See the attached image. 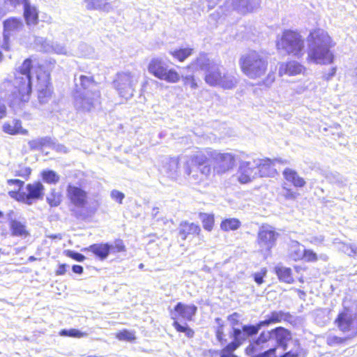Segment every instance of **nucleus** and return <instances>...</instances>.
Masks as SVG:
<instances>
[{
    "mask_svg": "<svg viewBox=\"0 0 357 357\" xmlns=\"http://www.w3.org/2000/svg\"><path fill=\"white\" fill-rule=\"evenodd\" d=\"M32 67L31 60L26 59L19 67L11 83L6 81L3 86L7 90V98L13 103L28 102L31 93V77L30 70Z\"/></svg>",
    "mask_w": 357,
    "mask_h": 357,
    "instance_id": "1",
    "label": "nucleus"
},
{
    "mask_svg": "<svg viewBox=\"0 0 357 357\" xmlns=\"http://www.w3.org/2000/svg\"><path fill=\"white\" fill-rule=\"evenodd\" d=\"M307 43L308 62L323 65L333 62L331 39L326 31L320 29L313 30L307 36Z\"/></svg>",
    "mask_w": 357,
    "mask_h": 357,
    "instance_id": "2",
    "label": "nucleus"
},
{
    "mask_svg": "<svg viewBox=\"0 0 357 357\" xmlns=\"http://www.w3.org/2000/svg\"><path fill=\"white\" fill-rule=\"evenodd\" d=\"M207 160V156L201 151H197L186 158L183 168L190 182L199 183L209 178L211 167Z\"/></svg>",
    "mask_w": 357,
    "mask_h": 357,
    "instance_id": "3",
    "label": "nucleus"
},
{
    "mask_svg": "<svg viewBox=\"0 0 357 357\" xmlns=\"http://www.w3.org/2000/svg\"><path fill=\"white\" fill-rule=\"evenodd\" d=\"M242 72L250 79H255L264 76L268 65V57L262 52L250 50L239 59Z\"/></svg>",
    "mask_w": 357,
    "mask_h": 357,
    "instance_id": "4",
    "label": "nucleus"
},
{
    "mask_svg": "<svg viewBox=\"0 0 357 357\" xmlns=\"http://www.w3.org/2000/svg\"><path fill=\"white\" fill-rule=\"evenodd\" d=\"M277 47L287 54L301 58L305 53L304 39L296 31L285 30L277 40Z\"/></svg>",
    "mask_w": 357,
    "mask_h": 357,
    "instance_id": "5",
    "label": "nucleus"
},
{
    "mask_svg": "<svg viewBox=\"0 0 357 357\" xmlns=\"http://www.w3.org/2000/svg\"><path fill=\"white\" fill-rule=\"evenodd\" d=\"M205 81L210 86H220L225 89H231L238 83V79L234 74L226 72L217 64L208 68L205 75Z\"/></svg>",
    "mask_w": 357,
    "mask_h": 357,
    "instance_id": "6",
    "label": "nucleus"
},
{
    "mask_svg": "<svg viewBox=\"0 0 357 357\" xmlns=\"http://www.w3.org/2000/svg\"><path fill=\"white\" fill-rule=\"evenodd\" d=\"M139 79V74L136 72L129 70L119 72L113 81L114 88L121 97L129 99L134 95Z\"/></svg>",
    "mask_w": 357,
    "mask_h": 357,
    "instance_id": "7",
    "label": "nucleus"
},
{
    "mask_svg": "<svg viewBox=\"0 0 357 357\" xmlns=\"http://www.w3.org/2000/svg\"><path fill=\"white\" fill-rule=\"evenodd\" d=\"M148 71L159 79L169 83H176L180 79L179 74L161 58H153L149 65Z\"/></svg>",
    "mask_w": 357,
    "mask_h": 357,
    "instance_id": "8",
    "label": "nucleus"
},
{
    "mask_svg": "<svg viewBox=\"0 0 357 357\" xmlns=\"http://www.w3.org/2000/svg\"><path fill=\"white\" fill-rule=\"evenodd\" d=\"M101 93L100 90H92L91 92H82L75 89L74 93V106L80 112H91L100 104Z\"/></svg>",
    "mask_w": 357,
    "mask_h": 357,
    "instance_id": "9",
    "label": "nucleus"
},
{
    "mask_svg": "<svg viewBox=\"0 0 357 357\" xmlns=\"http://www.w3.org/2000/svg\"><path fill=\"white\" fill-rule=\"evenodd\" d=\"M44 186L40 182H35L33 183H29L26 186V192H20L17 193L15 192H10L9 194L11 197L13 195H17V199L22 202L23 203L31 205L36 200L43 199L44 195Z\"/></svg>",
    "mask_w": 357,
    "mask_h": 357,
    "instance_id": "10",
    "label": "nucleus"
},
{
    "mask_svg": "<svg viewBox=\"0 0 357 357\" xmlns=\"http://www.w3.org/2000/svg\"><path fill=\"white\" fill-rule=\"evenodd\" d=\"M211 157L214 161L213 171L222 174L231 169L235 165V157L231 153L211 152Z\"/></svg>",
    "mask_w": 357,
    "mask_h": 357,
    "instance_id": "11",
    "label": "nucleus"
},
{
    "mask_svg": "<svg viewBox=\"0 0 357 357\" xmlns=\"http://www.w3.org/2000/svg\"><path fill=\"white\" fill-rule=\"evenodd\" d=\"M278 233L271 227L263 225L258 234L259 244L261 251L264 252L265 258L269 255L271 249L274 246Z\"/></svg>",
    "mask_w": 357,
    "mask_h": 357,
    "instance_id": "12",
    "label": "nucleus"
},
{
    "mask_svg": "<svg viewBox=\"0 0 357 357\" xmlns=\"http://www.w3.org/2000/svg\"><path fill=\"white\" fill-rule=\"evenodd\" d=\"M257 174L260 177H273L277 174V163L287 164V160L282 159L270 160L269 158L255 159Z\"/></svg>",
    "mask_w": 357,
    "mask_h": 357,
    "instance_id": "13",
    "label": "nucleus"
},
{
    "mask_svg": "<svg viewBox=\"0 0 357 357\" xmlns=\"http://www.w3.org/2000/svg\"><path fill=\"white\" fill-rule=\"evenodd\" d=\"M335 322L340 331L351 332L354 335H357V312L352 314L345 310L339 314Z\"/></svg>",
    "mask_w": 357,
    "mask_h": 357,
    "instance_id": "14",
    "label": "nucleus"
},
{
    "mask_svg": "<svg viewBox=\"0 0 357 357\" xmlns=\"http://www.w3.org/2000/svg\"><path fill=\"white\" fill-rule=\"evenodd\" d=\"M258 177L255 160L242 162L238 171V180L241 183H247Z\"/></svg>",
    "mask_w": 357,
    "mask_h": 357,
    "instance_id": "15",
    "label": "nucleus"
},
{
    "mask_svg": "<svg viewBox=\"0 0 357 357\" xmlns=\"http://www.w3.org/2000/svg\"><path fill=\"white\" fill-rule=\"evenodd\" d=\"M67 197L70 203L77 208H83L87 204V192L78 186L68 185Z\"/></svg>",
    "mask_w": 357,
    "mask_h": 357,
    "instance_id": "16",
    "label": "nucleus"
},
{
    "mask_svg": "<svg viewBox=\"0 0 357 357\" xmlns=\"http://www.w3.org/2000/svg\"><path fill=\"white\" fill-rule=\"evenodd\" d=\"M273 341L275 342V347H280L284 351H287L291 344L292 339L291 332L283 328L278 327L273 329Z\"/></svg>",
    "mask_w": 357,
    "mask_h": 357,
    "instance_id": "17",
    "label": "nucleus"
},
{
    "mask_svg": "<svg viewBox=\"0 0 357 357\" xmlns=\"http://www.w3.org/2000/svg\"><path fill=\"white\" fill-rule=\"evenodd\" d=\"M305 68L296 61H291L287 63H282L279 68V75L288 76H295L304 73Z\"/></svg>",
    "mask_w": 357,
    "mask_h": 357,
    "instance_id": "18",
    "label": "nucleus"
},
{
    "mask_svg": "<svg viewBox=\"0 0 357 357\" xmlns=\"http://www.w3.org/2000/svg\"><path fill=\"white\" fill-rule=\"evenodd\" d=\"M292 319V316L289 313L284 311H273L266 316V319L261 321V325L264 327L268 326L271 324L280 323L282 321H289Z\"/></svg>",
    "mask_w": 357,
    "mask_h": 357,
    "instance_id": "19",
    "label": "nucleus"
},
{
    "mask_svg": "<svg viewBox=\"0 0 357 357\" xmlns=\"http://www.w3.org/2000/svg\"><path fill=\"white\" fill-rule=\"evenodd\" d=\"M231 3L234 9L241 13H248L258 8L261 3V0H228Z\"/></svg>",
    "mask_w": 357,
    "mask_h": 357,
    "instance_id": "20",
    "label": "nucleus"
},
{
    "mask_svg": "<svg viewBox=\"0 0 357 357\" xmlns=\"http://www.w3.org/2000/svg\"><path fill=\"white\" fill-rule=\"evenodd\" d=\"M23 28L22 22L15 17H10L3 22V37L10 39L12 33L20 31Z\"/></svg>",
    "mask_w": 357,
    "mask_h": 357,
    "instance_id": "21",
    "label": "nucleus"
},
{
    "mask_svg": "<svg viewBox=\"0 0 357 357\" xmlns=\"http://www.w3.org/2000/svg\"><path fill=\"white\" fill-rule=\"evenodd\" d=\"M79 85L76 84V89H80L82 92L89 93L92 90H100L98 83L92 76L80 75L79 77Z\"/></svg>",
    "mask_w": 357,
    "mask_h": 357,
    "instance_id": "22",
    "label": "nucleus"
},
{
    "mask_svg": "<svg viewBox=\"0 0 357 357\" xmlns=\"http://www.w3.org/2000/svg\"><path fill=\"white\" fill-rule=\"evenodd\" d=\"M197 308L195 305H186L182 303H178L174 307L175 312L187 321L192 320V317L197 312Z\"/></svg>",
    "mask_w": 357,
    "mask_h": 357,
    "instance_id": "23",
    "label": "nucleus"
},
{
    "mask_svg": "<svg viewBox=\"0 0 357 357\" xmlns=\"http://www.w3.org/2000/svg\"><path fill=\"white\" fill-rule=\"evenodd\" d=\"M84 2L88 10H98L107 13L113 10L112 2L109 0H84Z\"/></svg>",
    "mask_w": 357,
    "mask_h": 357,
    "instance_id": "24",
    "label": "nucleus"
},
{
    "mask_svg": "<svg viewBox=\"0 0 357 357\" xmlns=\"http://www.w3.org/2000/svg\"><path fill=\"white\" fill-rule=\"evenodd\" d=\"M109 243H95L85 248V250L91 252L100 259H105L110 252Z\"/></svg>",
    "mask_w": 357,
    "mask_h": 357,
    "instance_id": "25",
    "label": "nucleus"
},
{
    "mask_svg": "<svg viewBox=\"0 0 357 357\" xmlns=\"http://www.w3.org/2000/svg\"><path fill=\"white\" fill-rule=\"evenodd\" d=\"M24 16L28 25H36L38 22V12L37 8L31 6L28 1L24 5Z\"/></svg>",
    "mask_w": 357,
    "mask_h": 357,
    "instance_id": "26",
    "label": "nucleus"
},
{
    "mask_svg": "<svg viewBox=\"0 0 357 357\" xmlns=\"http://www.w3.org/2000/svg\"><path fill=\"white\" fill-rule=\"evenodd\" d=\"M2 130L4 132L9 135H27L28 131L23 129L22 127V123L20 120L15 119L10 123H5L3 125Z\"/></svg>",
    "mask_w": 357,
    "mask_h": 357,
    "instance_id": "27",
    "label": "nucleus"
},
{
    "mask_svg": "<svg viewBox=\"0 0 357 357\" xmlns=\"http://www.w3.org/2000/svg\"><path fill=\"white\" fill-rule=\"evenodd\" d=\"M283 176L287 181L291 183L295 187L302 188L305 185V180L292 169L286 168L283 171Z\"/></svg>",
    "mask_w": 357,
    "mask_h": 357,
    "instance_id": "28",
    "label": "nucleus"
},
{
    "mask_svg": "<svg viewBox=\"0 0 357 357\" xmlns=\"http://www.w3.org/2000/svg\"><path fill=\"white\" fill-rule=\"evenodd\" d=\"M213 64L214 63L211 62L207 55L203 54H200L197 60L189 66V68H191L193 70H204L206 73L208 68Z\"/></svg>",
    "mask_w": 357,
    "mask_h": 357,
    "instance_id": "29",
    "label": "nucleus"
},
{
    "mask_svg": "<svg viewBox=\"0 0 357 357\" xmlns=\"http://www.w3.org/2000/svg\"><path fill=\"white\" fill-rule=\"evenodd\" d=\"M304 246L298 241H291L289 246V256L294 261L303 259Z\"/></svg>",
    "mask_w": 357,
    "mask_h": 357,
    "instance_id": "30",
    "label": "nucleus"
},
{
    "mask_svg": "<svg viewBox=\"0 0 357 357\" xmlns=\"http://www.w3.org/2000/svg\"><path fill=\"white\" fill-rule=\"evenodd\" d=\"M40 40H43L42 46L43 50L46 52H53L58 54H67V50L64 45L57 43H52L50 44L45 40L41 38Z\"/></svg>",
    "mask_w": 357,
    "mask_h": 357,
    "instance_id": "31",
    "label": "nucleus"
},
{
    "mask_svg": "<svg viewBox=\"0 0 357 357\" xmlns=\"http://www.w3.org/2000/svg\"><path fill=\"white\" fill-rule=\"evenodd\" d=\"M272 341H273V329L271 331H263L261 333L258 338L254 342V343L251 344L248 347V349H251L252 351H254L256 350V346H260L261 344H264Z\"/></svg>",
    "mask_w": 357,
    "mask_h": 357,
    "instance_id": "32",
    "label": "nucleus"
},
{
    "mask_svg": "<svg viewBox=\"0 0 357 357\" xmlns=\"http://www.w3.org/2000/svg\"><path fill=\"white\" fill-rule=\"evenodd\" d=\"M275 273L280 281L288 284H291L294 282V279L291 275V270L290 268L278 265L275 266Z\"/></svg>",
    "mask_w": 357,
    "mask_h": 357,
    "instance_id": "33",
    "label": "nucleus"
},
{
    "mask_svg": "<svg viewBox=\"0 0 357 357\" xmlns=\"http://www.w3.org/2000/svg\"><path fill=\"white\" fill-rule=\"evenodd\" d=\"M178 162L176 158H165V165L163 166L164 172L168 176L174 178L177 175Z\"/></svg>",
    "mask_w": 357,
    "mask_h": 357,
    "instance_id": "34",
    "label": "nucleus"
},
{
    "mask_svg": "<svg viewBox=\"0 0 357 357\" xmlns=\"http://www.w3.org/2000/svg\"><path fill=\"white\" fill-rule=\"evenodd\" d=\"M52 90L47 83L44 86H40L38 88V98L41 105L49 102L52 96Z\"/></svg>",
    "mask_w": 357,
    "mask_h": 357,
    "instance_id": "35",
    "label": "nucleus"
},
{
    "mask_svg": "<svg viewBox=\"0 0 357 357\" xmlns=\"http://www.w3.org/2000/svg\"><path fill=\"white\" fill-rule=\"evenodd\" d=\"M322 175L330 183L342 185L347 181L345 178L337 172L325 171Z\"/></svg>",
    "mask_w": 357,
    "mask_h": 357,
    "instance_id": "36",
    "label": "nucleus"
},
{
    "mask_svg": "<svg viewBox=\"0 0 357 357\" xmlns=\"http://www.w3.org/2000/svg\"><path fill=\"white\" fill-rule=\"evenodd\" d=\"M192 51L193 50L191 48H181L170 51L169 53L174 59H176L179 61H183L192 54Z\"/></svg>",
    "mask_w": 357,
    "mask_h": 357,
    "instance_id": "37",
    "label": "nucleus"
},
{
    "mask_svg": "<svg viewBox=\"0 0 357 357\" xmlns=\"http://www.w3.org/2000/svg\"><path fill=\"white\" fill-rule=\"evenodd\" d=\"M181 228L179 231V236L185 240L188 234L198 233L200 230L197 225H181Z\"/></svg>",
    "mask_w": 357,
    "mask_h": 357,
    "instance_id": "38",
    "label": "nucleus"
},
{
    "mask_svg": "<svg viewBox=\"0 0 357 357\" xmlns=\"http://www.w3.org/2000/svg\"><path fill=\"white\" fill-rule=\"evenodd\" d=\"M292 347L287 351L281 357H299L302 354V349L301 348L299 342L298 340L291 341Z\"/></svg>",
    "mask_w": 357,
    "mask_h": 357,
    "instance_id": "39",
    "label": "nucleus"
},
{
    "mask_svg": "<svg viewBox=\"0 0 357 357\" xmlns=\"http://www.w3.org/2000/svg\"><path fill=\"white\" fill-rule=\"evenodd\" d=\"M264 327V325H261L259 321L257 325H245L243 326V339H246L248 337L257 334L259 331Z\"/></svg>",
    "mask_w": 357,
    "mask_h": 357,
    "instance_id": "40",
    "label": "nucleus"
},
{
    "mask_svg": "<svg viewBox=\"0 0 357 357\" xmlns=\"http://www.w3.org/2000/svg\"><path fill=\"white\" fill-rule=\"evenodd\" d=\"M10 231L12 235L14 236H20L22 238H25L28 236L29 233L27 230L25 229L24 225H10Z\"/></svg>",
    "mask_w": 357,
    "mask_h": 357,
    "instance_id": "41",
    "label": "nucleus"
},
{
    "mask_svg": "<svg viewBox=\"0 0 357 357\" xmlns=\"http://www.w3.org/2000/svg\"><path fill=\"white\" fill-rule=\"evenodd\" d=\"M42 176L43 181L47 183L55 184L59 181V176L52 170L44 171Z\"/></svg>",
    "mask_w": 357,
    "mask_h": 357,
    "instance_id": "42",
    "label": "nucleus"
},
{
    "mask_svg": "<svg viewBox=\"0 0 357 357\" xmlns=\"http://www.w3.org/2000/svg\"><path fill=\"white\" fill-rule=\"evenodd\" d=\"M61 335L77 338L86 337L88 335L86 333L81 332L80 331L75 328L70 330H63L61 332Z\"/></svg>",
    "mask_w": 357,
    "mask_h": 357,
    "instance_id": "43",
    "label": "nucleus"
},
{
    "mask_svg": "<svg viewBox=\"0 0 357 357\" xmlns=\"http://www.w3.org/2000/svg\"><path fill=\"white\" fill-rule=\"evenodd\" d=\"M47 202L51 206H57L61 203V197L54 190H52L47 197Z\"/></svg>",
    "mask_w": 357,
    "mask_h": 357,
    "instance_id": "44",
    "label": "nucleus"
},
{
    "mask_svg": "<svg viewBox=\"0 0 357 357\" xmlns=\"http://www.w3.org/2000/svg\"><path fill=\"white\" fill-rule=\"evenodd\" d=\"M173 326L176 329L177 331L185 333L186 336H188V337H191L194 335V331L190 328H188L186 324H185L184 326L181 325L178 322V321L174 320L173 322Z\"/></svg>",
    "mask_w": 357,
    "mask_h": 357,
    "instance_id": "45",
    "label": "nucleus"
},
{
    "mask_svg": "<svg viewBox=\"0 0 357 357\" xmlns=\"http://www.w3.org/2000/svg\"><path fill=\"white\" fill-rule=\"evenodd\" d=\"M116 337L119 340L124 341H132L135 339V333L126 330L118 333Z\"/></svg>",
    "mask_w": 357,
    "mask_h": 357,
    "instance_id": "46",
    "label": "nucleus"
},
{
    "mask_svg": "<svg viewBox=\"0 0 357 357\" xmlns=\"http://www.w3.org/2000/svg\"><path fill=\"white\" fill-rule=\"evenodd\" d=\"M111 252H120L126 250L125 245L122 240H116L114 243L109 244Z\"/></svg>",
    "mask_w": 357,
    "mask_h": 357,
    "instance_id": "47",
    "label": "nucleus"
},
{
    "mask_svg": "<svg viewBox=\"0 0 357 357\" xmlns=\"http://www.w3.org/2000/svg\"><path fill=\"white\" fill-rule=\"evenodd\" d=\"M342 251L349 256H357V245H344Z\"/></svg>",
    "mask_w": 357,
    "mask_h": 357,
    "instance_id": "48",
    "label": "nucleus"
},
{
    "mask_svg": "<svg viewBox=\"0 0 357 357\" xmlns=\"http://www.w3.org/2000/svg\"><path fill=\"white\" fill-rule=\"evenodd\" d=\"M346 339L335 335H329L327 337V343L331 346H335L343 343Z\"/></svg>",
    "mask_w": 357,
    "mask_h": 357,
    "instance_id": "49",
    "label": "nucleus"
},
{
    "mask_svg": "<svg viewBox=\"0 0 357 357\" xmlns=\"http://www.w3.org/2000/svg\"><path fill=\"white\" fill-rule=\"evenodd\" d=\"M267 273V270L266 268H263L260 270L259 272H257V273H255L254 274V279H255V281L258 284H261L264 282V277L266 276Z\"/></svg>",
    "mask_w": 357,
    "mask_h": 357,
    "instance_id": "50",
    "label": "nucleus"
},
{
    "mask_svg": "<svg viewBox=\"0 0 357 357\" xmlns=\"http://www.w3.org/2000/svg\"><path fill=\"white\" fill-rule=\"evenodd\" d=\"M31 172V169L29 167H20L18 170L15 171V175L23 178H28Z\"/></svg>",
    "mask_w": 357,
    "mask_h": 357,
    "instance_id": "51",
    "label": "nucleus"
},
{
    "mask_svg": "<svg viewBox=\"0 0 357 357\" xmlns=\"http://www.w3.org/2000/svg\"><path fill=\"white\" fill-rule=\"evenodd\" d=\"M240 344V342L234 340V342L229 343L225 349H223L221 352H225V354H232V352L236 350Z\"/></svg>",
    "mask_w": 357,
    "mask_h": 357,
    "instance_id": "52",
    "label": "nucleus"
},
{
    "mask_svg": "<svg viewBox=\"0 0 357 357\" xmlns=\"http://www.w3.org/2000/svg\"><path fill=\"white\" fill-rule=\"evenodd\" d=\"M184 84L188 86L192 89H196L197 88V84L193 76H186L183 79Z\"/></svg>",
    "mask_w": 357,
    "mask_h": 357,
    "instance_id": "53",
    "label": "nucleus"
},
{
    "mask_svg": "<svg viewBox=\"0 0 357 357\" xmlns=\"http://www.w3.org/2000/svg\"><path fill=\"white\" fill-rule=\"evenodd\" d=\"M303 259L307 261H315L317 260V256L312 250L304 249Z\"/></svg>",
    "mask_w": 357,
    "mask_h": 357,
    "instance_id": "54",
    "label": "nucleus"
},
{
    "mask_svg": "<svg viewBox=\"0 0 357 357\" xmlns=\"http://www.w3.org/2000/svg\"><path fill=\"white\" fill-rule=\"evenodd\" d=\"M51 149L54 150L57 153H66L68 151V149L67 147H66L63 144L56 143L54 141H53V143L52 144Z\"/></svg>",
    "mask_w": 357,
    "mask_h": 357,
    "instance_id": "55",
    "label": "nucleus"
},
{
    "mask_svg": "<svg viewBox=\"0 0 357 357\" xmlns=\"http://www.w3.org/2000/svg\"><path fill=\"white\" fill-rule=\"evenodd\" d=\"M221 319L219 318L216 319L217 323L219 324V326L218 327L216 330V337L218 340L222 343L223 342V337H224V331H223V326L220 324Z\"/></svg>",
    "mask_w": 357,
    "mask_h": 357,
    "instance_id": "56",
    "label": "nucleus"
},
{
    "mask_svg": "<svg viewBox=\"0 0 357 357\" xmlns=\"http://www.w3.org/2000/svg\"><path fill=\"white\" fill-rule=\"evenodd\" d=\"M124 197V194L118 190H114L111 192V197L119 204L122 203Z\"/></svg>",
    "mask_w": 357,
    "mask_h": 357,
    "instance_id": "57",
    "label": "nucleus"
},
{
    "mask_svg": "<svg viewBox=\"0 0 357 357\" xmlns=\"http://www.w3.org/2000/svg\"><path fill=\"white\" fill-rule=\"evenodd\" d=\"M67 256L77 261H82L85 259V257L83 255L70 250L67 251Z\"/></svg>",
    "mask_w": 357,
    "mask_h": 357,
    "instance_id": "58",
    "label": "nucleus"
},
{
    "mask_svg": "<svg viewBox=\"0 0 357 357\" xmlns=\"http://www.w3.org/2000/svg\"><path fill=\"white\" fill-rule=\"evenodd\" d=\"M199 218L203 223H213L214 222L213 215L207 214V213H200Z\"/></svg>",
    "mask_w": 357,
    "mask_h": 357,
    "instance_id": "59",
    "label": "nucleus"
},
{
    "mask_svg": "<svg viewBox=\"0 0 357 357\" xmlns=\"http://www.w3.org/2000/svg\"><path fill=\"white\" fill-rule=\"evenodd\" d=\"M38 140H39V143L41 145V148H43L44 146L51 148L52 144L53 143V141H54L48 137L38 138Z\"/></svg>",
    "mask_w": 357,
    "mask_h": 357,
    "instance_id": "60",
    "label": "nucleus"
},
{
    "mask_svg": "<svg viewBox=\"0 0 357 357\" xmlns=\"http://www.w3.org/2000/svg\"><path fill=\"white\" fill-rule=\"evenodd\" d=\"M158 84V82L154 79L146 80L143 83L142 90L144 93H148L149 92L148 86H149L151 85L157 86Z\"/></svg>",
    "mask_w": 357,
    "mask_h": 357,
    "instance_id": "61",
    "label": "nucleus"
},
{
    "mask_svg": "<svg viewBox=\"0 0 357 357\" xmlns=\"http://www.w3.org/2000/svg\"><path fill=\"white\" fill-rule=\"evenodd\" d=\"M243 330H240L238 328H234V333H233V337L234 338V340L236 341H238L241 342V340H243L244 339H243Z\"/></svg>",
    "mask_w": 357,
    "mask_h": 357,
    "instance_id": "62",
    "label": "nucleus"
},
{
    "mask_svg": "<svg viewBox=\"0 0 357 357\" xmlns=\"http://www.w3.org/2000/svg\"><path fill=\"white\" fill-rule=\"evenodd\" d=\"M29 146L32 150H40L41 149V145L39 143L38 139H33L29 142Z\"/></svg>",
    "mask_w": 357,
    "mask_h": 357,
    "instance_id": "63",
    "label": "nucleus"
},
{
    "mask_svg": "<svg viewBox=\"0 0 357 357\" xmlns=\"http://www.w3.org/2000/svg\"><path fill=\"white\" fill-rule=\"evenodd\" d=\"M275 81V75L274 73H268L267 77L264 81V84L266 86H270Z\"/></svg>",
    "mask_w": 357,
    "mask_h": 357,
    "instance_id": "64",
    "label": "nucleus"
}]
</instances>
